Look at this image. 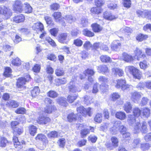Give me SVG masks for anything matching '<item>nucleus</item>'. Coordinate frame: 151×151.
Wrapping results in <instances>:
<instances>
[{
    "instance_id": "obj_31",
    "label": "nucleus",
    "mask_w": 151,
    "mask_h": 151,
    "mask_svg": "<svg viewBox=\"0 0 151 151\" xmlns=\"http://www.w3.org/2000/svg\"><path fill=\"white\" fill-rule=\"evenodd\" d=\"M56 101L57 103L61 106H66L68 104L65 99L63 97H59Z\"/></svg>"
},
{
    "instance_id": "obj_26",
    "label": "nucleus",
    "mask_w": 151,
    "mask_h": 151,
    "mask_svg": "<svg viewBox=\"0 0 151 151\" xmlns=\"http://www.w3.org/2000/svg\"><path fill=\"white\" fill-rule=\"evenodd\" d=\"M86 109L83 106H81L77 109L78 114H77V116L82 115L83 116H86V112H85Z\"/></svg>"
},
{
    "instance_id": "obj_39",
    "label": "nucleus",
    "mask_w": 151,
    "mask_h": 151,
    "mask_svg": "<svg viewBox=\"0 0 151 151\" xmlns=\"http://www.w3.org/2000/svg\"><path fill=\"white\" fill-rule=\"evenodd\" d=\"M24 10L25 12L27 13H30L32 12V8L30 5L27 3L24 4Z\"/></svg>"
},
{
    "instance_id": "obj_2",
    "label": "nucleus",
    "mask_w": 151,
    "mask_h": 151,
    "mask_svg": "<svg viewBox=\"0 0 151 151\" xmlns=\"http://www.w3.org/2000/svg\"><path fill=\"white\" fill-rule=\"evenodd\" d=\"M126 73H129L134 78L140 79L142 77V73L137 68L132 65L126 66L125 68Z\"/></svg>"
},
{
    "instance_id": "obj_36",
    "label": "nucleus",
    "mask_w": 151,
    "mask_h": 151,
    "mask_svg": "<svg viewBox=\"0 0 151 151\" xmlns=\"http://www.w3.org/2000/svg\"><path fill=\"white\" fill-rule=\"evenodd\" d=\"M142 114L144 116L146 117L149 116L150 114V109L147 108H144L142 109Z\"/></svg>"
},
{
    "instance_id": "obj_47",
    "label": "nucleus",
    "mask_w": 151,
    "mask_h": 151,
    "mask_svg": "<svg viewBox=\"0 0 151 151\" xmlns=\"http://www.w3.org/2000/svg\"><path fill=\"white\" fill-rule=\"evenodd\" d=\"M58 94L55 91L51 90L47 93V95L50 97L55 98L58 96Z\"/></svg>"
},
{
    "instance_id": "obj_20",
    "label": "nucleus",
    "mask_w": 151,
    "mask_h": 151,
    "mask_svg": "<svg viewBox=\"0 0 151 151\" xmlns=\"http://www.w3.org/2000/svg\"><path fill=\"white\" fill-rule=\"evenodd\" d=\"M112 74L116 76H118L119 77L122 76L124 74L123 70L119 68H115L111 70Z\"/></svg>"
},
{
    "instance_id": "obj_24",
    "label": "nucleus",
    "mask_w": 151,
    "mask_h": 151,
    "mask_svg": "<svg viewBox=\"0 0 151 151\" xmlns=\"http://www.w3.org/2000/svg\"><path fill=\"white\" fill-rule=\"evenodd\" d=\"M115 117L118 119L121 120H124L126 119V115L124 112L119 111L117 112L116 113Z\"/></svg>"
},
{
    "instance_id": "obj_44",
    "label": "nucleus",
    "mask_w": 151,
    "mask_h": 151,
    "mask_svg": "<svg viewBox=\"0 0 151 151\" xmlns=\"http://www.w3.org/2000/svg\"><path fill=\"white\" fill-rule=\"evenodd\" d=\"M83 99L84 104L87 105L90 104L92 102L91 98L87 95L84 96L83 97Z\"/></svg>"
},
{
    "instance_id": "obj_55",
    "label": "nucleus",
    "mask_w": 151,
    "mask_h": 151,
    "mask_svg": "<svg viewBox=\"0 0 151 151\" xmlns=\"http://www.w3.org/2000/svg\"><path fill=\"white\" fill-rule=\"evenodd\" d=\"M100 59L101 61L103 62H109L111 61L110 58L106 55H101L100 58Z\"/></svg>"
},
{
    "instance_id": "obj_34",
    "label": "nucleus",
    "mask_w": 151,
    "mask_h": 151,
    "mask_svg": "<svg viewBox=\"0 0 151 151\" xmlns=\"http://www.w3.org/2000/svg\"><path fill=\"white\" fill-rule=\"evenodd\" d=\"M91 12L93 14H99L102 11V9L100 8L97 7H93L91 8Z\"/></svg>"
},
{
    "instance_id": "obj_57",
    "label": "nucleus",
    "mask_w": 151,
    "mask_h": 151,
    "mask_svg": "<svg viewBox=\"0 0 151 151\" xmlns=\"http://www.w3.org/2000/svg\"><path fill=\"white\" fill-rule=\"evenodd\" d=\"M92 45L88 41H86L83 45V48L86 50H88L92 47Z\"/></svg>"
},
{
    "instance_id": "obj_63",
    "label": "nucleus",
    "mask_w": 151,
    "mask_h": 151,
    "mask_svg": "<svg viewBox=\"0 0 151 151\" xmlns=\"http://www.w3.org/2000/svg\"><path fill=\"white\" fill-rule=\"evenodd\" d=\"M99 84L98 83H96L94 84L92 90V93H96L98 92L99 90Z\"/></svg>"
},
{
    "instance_id": "obj_8",
    "label": "nucleus",
    "mask_w": 151,
    "mask_h": 151,
    "mask_svg": "<svg viewBox=\"0 0 151 151\" xmlns=\"http://www.w3.org/2000/svg\"><path fill=\"white\" fill-rule=\"evenodd\" d=\"M68 87L70 91L72 92H79L81 90L80 86L78 84H75L73 80L70 83Z\"/></svg>"
},
{
    "instance_id": "obj_41",
    "label": "nucleus",
    "mask_w": 151,
    "mask_h": 151,
    "mask_svg": "<svg viewBox=\"0 0 151 151\" xmlns=\"http://www.w3.org/2000/svg\"><path fill=\"white\" fill-rule=\"evenodd\" d=\"M5 71L4 73V75L6 77H9L12 73L11 69L9 67H6L4 68Z\"/></svg>"
},
{
    "instance_id": "obj_12",
    "label": "nucleus",
    "mask_w": 151,
    "mask_h": 151,
    "mask_svg": "<svg viewBox=\"0 0 151 151\" xmlns=\"http://www.w3.org/2000/svg\"><path fill=\"white\" fill-rule=\"evenodd\" d=\"M21 1L17 0L14 3L13 9L14 11L21 12L23 11Z\"/></svg>"
},
{
    "instance_id": "obj_1",
    "label": "nucleus",
    "mask_w": 151,
    "mask_h": 151,
    "mask_svg": "<svg viewBox=\"0 0 151 151\" xmlns=\"http://www.w3.org/2000/svg\"><path fill=\"white\" fill-rule=\"evenodd\" d=\"M127 122L130 126L133 127V131L135 133H137L141 132L142 133L145 134L148 132L147 123L143 122L141 124L139 122H136V118L134 115H129Z\"/></svg>"
},
{
    "instance_id": "obj_49",
    "label": "nucleus",
    "mask_w": 151,
    "mask_h": 151,
    "mask_svg": "<svg viewBox=\"0 0 151 151\" xmlns=\"http://www.w3.org/2000/svg\"><path fill=\"white\" fill-rule=\"evenodd\" d=\"M40 89L38 87H35L34 89L32 90L31 94L33 97H35L40 92Z\"/></svg>"
},
{
    "instance_id": "obj_11",
    "label": "nucleus",
    "mask_w": 151,
    "mask_h": 151,
    "mask_svg": "<svg viewBox=\"0 0 151 151\" xmlns=\"http://www.w3.org/2000/svg\"><path fill=\"white\" fill-rule=\"evenodd\" d=\"M30 79V76L29 75H27L25 78L21 77L19 78L17 81V87L19 88H21L23 85L25 84L26 82L29 81Z\"/></svg>"
},
{
    "instance_id": "obj_4",
    "label": "nucleus",
    "mask_w": 151,
    "mask_h": 151,
    "mask_svg": "<svg viewBox=\"0 0 151 151\" xmlns=\"http://www.w3.org/2000/svg\"><path fill=\"white\" fill-rule=\"evenodd\" d=\"M115 87L117 88H121L123 90H125L129 88L130 86L126 84L125 79H120L115 81Z\"/></svg>"
},
{
    "instance_id": "obj_9",
    "label": "nucleus",
    "mask_w": 151,
    "mask_h": 151,
    "mask_svg": "<svg viewBox=\"0 0 151 151\" xmlns=\"http://www.w3.org/2000/svg\"><path fill=\"white\" fill-rule=\"evenodd\" d=\"M120 59L127 63H130L133 61V57L130 54L126 52H123L122 55L119 57Z\"/></svg>"
},
{
    "instance_id": "obj_18",
    "label": "nucleus",
    "mask_w": 151,
    "mask_h": 151,
    "mask_svg": "<svg viewBox=\"0 0 151 151\" xmlns=\"http://www.w3.org/2000/svg\"><path fill=\"white\" fill-rule=\"evenodd\" d=\"M122 45L119 41L117 40L114 41L111 45L112 50L116 51L119 50L121 47Z\"/></svg>"
},
{
    "instance_id": "obj_5",
    "label": "nucleus",
    "mask_w": 151,
    "mask_h": 151,
    "mask_svg": "<svg viewBox=\"0 0 151 151\" xmlns=\"http://www.w3.org/2000/svg\"><path fill=\"white\" fill-rule=\"evenodd\" d=\"M3 14L5 19H7L12 15L10 9L4 6H0V15Z\"/></svg>"
},
{
    "instance_id": "obj_28",
    "label": "nucleus",
    "mask_w": 151,
    "mask_h": 151,
    "mask_svg": "<svg viewBox=\"0 0 151 151\" xmlns=\"http://www.w3.org/2000/svg\"><path fill=\"white\" fill-rule=\"evenodd\" d=\"M103 17L104 19L109 20H111L115 18V17L111 13L108 12H104Z\"/></svg>"
},
{
    "instance_id": "obj_58",
    "label": "nucleus",
    "mask_w": 151,
    "mask_h": 151,
    "mask_svg": "<svg viewBox=\"0 0 151 151\" xmlns=\"http://www.w3.org/2000/svg\"><path fill=\"white\" fill-rule=\"evenodd\" d=\"M47 136L50 138L56 137L58 136V133L56 131H52L47 134Z\"/></svg>"
},
{
    "instance_id": "obj_38",
    "label": "nucleus",
    "mask_w": 151,
    "mask_h": 151,
    "mask_svg": "<svg viewBox=\"0 0 151 151\" xmlns=\"http://www.w3.org/2000/svg\"><path fill=\"white\" fill-rule=\"evenodd\" d=\"M8 143V141L4 137H1L0 139V147H4Z\"/></svg>"
},
{
    "instance_id": "obj_52",
    "label": "nucleus",
    "mask_w": 151,
    "mask_h": 151,
    "mask_svg": "<svg viewBox=\"0 0 151 151\" xmlns=\"http://www.w3.org/2000/svg\"><path fill=\"white\" fill-rule=\"evenodd\" d=\"M151 145L149 143L142 144L141 145L140 148L143 151L148 150L151 147Z\"/></svg>"
},
{
    "instance_id": "obj_15",
    "label": "nucleus",
    "mask_w": 151,
    "mask_h": 151,
    "mask_svg": "<svg viewBox=\"0 0 151 151\" xmlns=\"http://www.w3.org/2000/svg\"><path fill=\"white\" fill-rule=\"evenodd\" d=\"M50 120V119L48 117L40 115L37 120V122L39 124H45L49 122Z\"/></svg>"
},
{
    "instance_id": "obj_13",
    "label": "nucleus",
    "mask_w": 151,
    "mask_h": 151,
    "mask_svg": "<svg viewBox=\"0 0 151 151\" xmlns=\"http://www.w3.org/2000/svg\"><path fill=\"white\" fill-rule=\"evenodd\" d=\"M67 36V33H63L59 34L58 37V41L61 43L67 44L68 42Z\"/></svg>"
},
{
    "instance_id": "obj_62",
    "label": "nucleus",
    "mask_w": 151,
    "mask_h": 151,
    "mask_svg": "<svg viewBox=\"0 0 151 151\" xmlns=\"http://www.w3.org/2000/svg\"><path fill=\"white\" fill-rule=\"evenodd\" d=\"M46 40L52 46L55 47L56 46V44L54 41L49 37H46Z\"/></svg>"
},
{
    "instance_id": "obj_29",
    "label": "nucleus",
    "mask_w": 151,
    "mask_h": 151,
    "mask_svg": "<svg viewBox=\"0 0 151 151\" xmlns=\"http://www.w3.org/2000/svg\"><path fill=\"white\" fill-rule=\"evenodd\" d=\"M13 142H14V145L15 147L17 148V147L19 148L21 147V144L22 143V144H25V143L24 141H22L21 143H20L18 139V138L16 137H14L13 138Z\"/></svg>"
},
{
    "instance_id": "obj_17",
    "label": "nucleus",
    "mask_w": 151,
    "mask_h": 151,
    "mask_svg": "<svg viewBox=\"0 0 151 151\" xmlns=\"http://www.w3.org/2000/svg\"><path fill=\"white\" fill-rule=\"evenodd\" d=\"M95 73L93 69H88L84 72L85 75L88 77V81L91 83H92L93 81L92 76L94 75Z\"/></svg>"
},
{
    "instance_id": "obj_45",
    "label": "nucleus",
    "mask_w": 151,
    "mask_h": 151,
    "mask_svg": "<svg viewBox=\"0 0 151 151\" xmlns=\"http://www.w3.org/2000/svg\"><path fill=\"white\" fill-rule=\"evenodd\" d=\"M139 65L140 68L143 69H145L148 68L149 66V63L145 60L140 62Z\"/></svg>"
},
{
    "instance_id": "obj_42",
    "label": "nucleus",
    "mask_w": 151,
    "mask_h": 151,
    "mask_svg": "<svg viewBox=\"0 0 151 151\" xmlns=\"http://www.w3.org/2000/svg\"><path fill=\"white\" fill-rule=\"evenodd\" d=\"M83 33L84 35L89 37H93L94 35L93 32L87 29L83 30Z\"/></svg>"
},
{
    "instance_id": "obj_27",
    "label": "nucleus",
    "mask_w": 151,
    "mask_h": 151,
    "mask_svg": "<svg viewBox=\"0 0 151 151\" xmlns=\"http://www.w3.org/2000/svg\"><path fill=\"white\" fill-rule=\"evenodd\" d=\"M91 27L93 31L95 32H99L102 29V27L97 23L92 24L91 25Z\"/></svg>"
},
{
    "instance_id": "obj_51",
    "label": "nucleus",
    "mask_w": 151,
    "mask_h": 151,
    "mask_svg": "<svg viewBox=\"0 0 151 151\" xmlns=\"http://www.w3.org/2000/svg\"><path fill=\"white\" fill-rule=\"evenodd\" d=\"M64 19L69 23H71L75 20V18L71 15H66L65 16Z\"/></svg>"
},
{
    "instance_id": "obj_40",
    "label": "nucleus",
    "mask_w": 151,
    "mask_h": 151,
    "mask_svg": "<svg viewBox=\"0 0 151 151\" xmlns=\"http://www.w3.org/2000/svg\"><path fill=\"white\" fill-rule=\"evenodd\" d=\"M67 118L69 122H71L72 121L76 120L77 117L76 114H74L73 113H72L68 115Z\"/></svg>"
},
{
    "instance_id": "obj_37",
    "label": "nucleus",
    "mask_w": 151,
    "mask_h": 151,
    "mask_svg": "<svg viewBox=\"0 0 151 151\" xmlns=\"http://www.w3.org/2000/svg\"><path fill=\"white\" fill-rule=\"evenodd\" d=\"M37 128L35 126L32 125L29 126V131L30 134L32 136H34L36 133Z\"/></svg>"
},
{
    "instance_id": "obj_61",
    "label": "nucleus",
    "mask_w": 151,
    "mask_h": 151,
    "mask_svg": "<svg viewBox=\"0 0 151 151\" xmlns=\"http://www.w3.org/2000/svg\"><path fill=\"white\" fill-rule=\"evenodd\" d=\"M100 89L103 93L106 92L108 91V86L106 84L104 86L103 84H101L100 86Z\"/></svg>"
},
{
    "instance_id": "obj_54",
    "label": "nucleus",
    "mask_w": 151,
    "mask_h": 151,
    "mask_svg": "<svg viewBox=\"0 0 151 151\" xmlns=\"http://www.w3.org/2000/svg\"><path fill=\"white\" fill-rule=\"evenodd\" d=\"M102 114L98 113L96 115L94 118V120L96 122L101 123L102 121Z\"/></svg>"
},
{
    "instance_id": "obj_32",
    "label": "nucleus",
    "mask_w": 151,
    "mask_h": 151,
    "mask_svg": "<svg viewBox=\"0 0 151 151\" xmlns=\"http://www.w3.org/2000/svg\"><path fill=\"white\" fill-rule=\"evenodd\" d=\"M148 38V36L146 35L139 34L137 35L136 37V40L139 42H141L146 40Z\"/></svg>"
},
{
    "instance_id": "obj_56",
    "label": "nucleus",
    "mask_w": 151,
    "mask_h": 151,
    "mask_svg": "<svg viewBox=\"0 0 151 151\" xmlns=\"http://www.w3.org/2000/svg\"><path fill=\"white\" fill-rule=\"evenodd\" d=\"M73 44L76 46L80 47L83 44V41L80 39L77 38L74 40Z\"/></svg>"
},
{
    "instance_id": "obj_6",
    "label": "nucleus",
    "mask_w": 151,
    "mask_h": 151,
    "mask_svg": "<svg viewBox=\"0 0 151 151\" xmlns=\"http://www.w3.org/2000/svg\"><path fill=\"white\" fill-rule=\"evenodd\" d=\"M137 14L139 17L145 18L151 20V11L143 9L138 10Z\"/></svg>"
},
{
    "instance_id": "obj_19",
    "label": "nucleus",
    "mask_w": 151,
    "mask_h": 151,
    "mask_svg": "<svg viewBox=\"0 0 151 151\" xmlns=\"http://www.w3.org/2000/svg\"><path fill=\"white\" fill-rule=\"evenodd\" d=\"M141 93L137 92H134L131 93V98L134 103H138L141 97Z\"/></svg>"
},
{
    "instance_id": "obj_35",
    "label": "nucleus",
    "mask_w": 151,
    "mask_h": 151,
    "mask_svg": "<svg viewBox=\"0 0 151 151\" xmlns=\"http://www.w3.org/2000/svg\"><path fill=\"white\" fill-rule=\"evenodd\" d=\"M56 109L55 107L54 106H47L45 108V112L48 114H50Z\"/></svg>"
},
{
    "instance_id": "obj_21",
    "label": "nucleus",
    "mask_w": 151,
    "mask_h": 151,
    "mask_svg": "<svg viewBox=\"0 0 151 151\" xmlns=\"http://www.w3.org/2000/svg\"><path fill=\"white\" fill-rule=\"evenodd\" d=\"M32 28L34 30L37 31H42L44 29L43 25L40 22L34 23L32 26Z\"/></svg>"
},
{
    "instance_id": "obj_43",
    "label": "nucleus",
    "mask_w": 151,
    "mask_h": 151,
    "mask_svg": "<svg viewBox=\"0 0 151 151\" xmlns=\"http://www.w3.org/2000/svg\"><path fill=\"white\" fill-rule=\"evenodd\" d=\"M12 64L13 65L19 66L21 65V61L19 58H16L12 60Z\"/></svg>"
},
{
    "instance_id": "obj_22",
    "label": "nucleus",
    "mask_w": 151,
    "mask_h": 151,
    "mask_svg": "<svg viewBox=\"0 0 151 151\" xmlns=\"http://www.w3.org/2000/svg\"><path fill=\"white\" fill-rule=\"evenodd\" d=\"M5 104L9 108H16L19 106V104L17 102L12 100L6 101Z\"/></svg>"
},
{
    "instance_id": "obj_64",
    "label": "nucleus",
    "mask_w": 151,
    "mask_h": 151,
    "mask_svg": "<svg viewBox=\"0 0 151 151\" xmlns=\"http://www.w3.org/2000/svg\"><path fill=\"white\" fill-rule=\"evenodd\" d=\"M25 112V109L22 107L18 108L15 111V112L17 114H24Z\"/></svg>"
},
{
    "instance_id": "obj_60",
    "label": "nucleus",
    "mask_w": 151,
    "mask_h": 151,
    "mask_svg": "<svg viewBox=\"0 0 151 151\" xmlns=\"http://www.w3.org/2000/svg\"><path fill=\"white\" fill-rule=\"evenodd\" d=\"M108 7L111 9H116L117 8V4L114 2H111L108 5Z\"/></svg>"
},
{
    "instance_id": "obj_33",
    "label": "nucleus",
    "mask_w": 151,
    "mask_h": 151,
    "mask_svg": "<svg viewBox=\"0 0 151 151\" xmlns=\"http://www.w3.org/2000/svg\"><path fill=\"white\" fill-rule=\"evenodd\" d=\"M78 96L77 94H71L69 95L67 98L68 101L70 103H72L76 100Z\"/></svg>"
},
{
    "instance_id": "obj_14",
    "label": "nucleus",
    "mask_w": 151,
    "mask_h": 151,
    "mask_svg": "<svg viewBox=\"0 0 151 151\" xmlns=\"http://www.w3.org/2000/svg\"><path fill=\"white\" fill-rule=\"evenodd\" d=\"M53 16L56 22H59L63 26H65V22L62 20L61 14L60 12H55L53 14Z\"/></svg>"
},
{
    "instance_id": "obj_25",
    "label": "nucleus",
    "mask_w": 151,
    "mask_h": 151,
    "mask_svg": "<svg viewBox=\"0 0 151 151\" xmlns=\"http://www.w3.org/2000/svg\"><path fill=\"white\" fill-rule=\"evenodd\" d=\"M13 21L16 23L23 22L25 20V17L22 14L15 16L13 18Z\"/></svg>"
},
{
    "instance_id": "obj_50",
    "label": "nucleus",
    "mask_w": 151,
    "mask_h": 151,
    "mask_svg": "<svg viewBox=\"0 0 151 151\" xmlns=\"http://www.w3.org/2000/svg\"><path fill=\"white\" fill-rule=\"evenodd\" d=\"M140 141V140L139 138H137L134 139L131 145L132 147L134 148H137L138 145L139 144Z\"/></svg>"
},
{
    "instance_id": "obj_7",
    "label": "nucleus",
    "mask_w": 151,
    "mask_h": 151,
    "mask_svg": "<svg viewBox=\"0 0 151 151\" xmlns=\"http://www.w3.org/2000/svg\"><path fill=\"white\" fill-rule=\"evenodd\" d=\"M77 126L78 127L79 129H81L80 134L81 137L83 138L86 137V135L89 133V129H86L87 126L86 124H77Z\"/></svg>"
},
{
    "instance_id": "obj_46",
    "label": "nucleus",
    "mask_w": 151,
    "mask_h": 151,
    "mask_svg": "<svg viewBox=\"0 0 151 151\" xmlns=\"http://www.w3.org/2000/svg\"><path fill=\"white\" fill-rule=\"evenodd\" d=\"M55 74L58 76H63L64 74V71L62 68H58L55 70Z\"/></svg>"
},
{
    "instance_id": "obj_23",
    "label": "nucleus",
    "mask_w": 151,
    "mask_h": 151,
    "mask_svg": "<svg viewBox=\"0 0 151 151\" xmlns=\"http://www.w3.org/2000/svg\"><path fill=\"white\" fill-rule=\"evenodd\" d=\"M123 108L124 110L128 113L131 112L132 111V105L130 102L127 101L124 104Z\"/></svg>"
},
{
    "instance_id": "obj_53",
    "label": "nucleus",
    "mask_w": 151,
    "mask_h": 151,
    "mask_svg": "<svg viewBox=\"0 0 151 151\" xmlns=\"http://www.w3.org/2000/svg\"><path fill=\"white\" fill-rule=\"evenodd\" d=\"M134 116L138 117L141 114V111L138 108H135L133 109V111Z\"/></svg>"
},
{
    "instance_id": "obj_59",
    "label": "nucleus",
    "mask_w": 151,
    "mask_h": 151,
    "mask_svg": "<svg viewBox=\"0 0 151 151\" xmlns=\"http://www.w3.org/2000/svg\"><path fill=\"white\" fill-rule=\"evenodd\" d=\"M95 4L97 7H101L104 4V0H95Z\"/></svg>"
},
{
    "instance_id": "obj_16",
    "label": "nucleus",
    "mask_w": 151,
    "mask_h": 151,
    "mask_svg": "<svg viewBox=\"0 0 151 151\" xmlns=\"http://www.w3.org/2000/svg\"><path fill=\"white\" fill-rule=\"evenodd\" d=\"M135 57H137L138 60H140L141 59H143L146 56L142 52V50L137 47L134 51Z\"/></svg>"
},
{
    "instance_id": "obj_48",
    "label": "nucleus",
    "mask_w": 151,
    "mask_h": 151,
    "mask_svg": "<svg viewBox=\"0 0 151 151\" xmlns=\"http://www.w3.org/2000/svg\"><path fill=\"white\" fill-rule=\"evenodd\" d=\"M36 140H39L42 141H44L47 139V137L44 135L42 134H38L35 137Z\"/></svg>"
},
{
    "instance_id": "obj_10",
    "label": "nucleus",
    "mask_w": 151,
    "mask_h": 151,
    "mask_svg": "<svg viewBox=\"0 0 151 151\" xmlns=\"http://www.w3.org/2000/svg\"><path fill=\"white\" fill-rule=\"evenodd\" d=\"M118 129L122 134L126 132L127 130L126 128L123 125L120 124L119 126ZM118 129L115 126H114L110 129V131L112 134H114L116 133V132Z\"/></svg>"
},
{
    "instance_id": "obj_30",
    "label": "nucleus",
    "mask_w": 151,
    "mask_h": 151,
    "mask_svg": "<svg viewBox=\"0 0 151 151\" xmlns=\"http://www.w3.org/2000/svg\"><path fill=\"white\" fill-rule=\"evenodd\" d=\"M97 69L100 72L106 73L109 72V70L106 65H100L98 67Z\"/></svg>"
},
{
    "instance_id": "obj_3",
    "label": "nucleus",
    "mask_w": 151,
    "mask_h": 151,
    "mask_svg": "<svg viewBox=\"0 0 151 151\" xmlns=\"http://www.w3.org/2000/svg\"><path fill=\"white\" fill-rule=\"evenodd\" d=\"M110 140L111 143L109 141H107L105 143V145L108 149L111 150L118 147L119 141L116 137H112L110 139Z\"/></svg>"
}]
</instances>
